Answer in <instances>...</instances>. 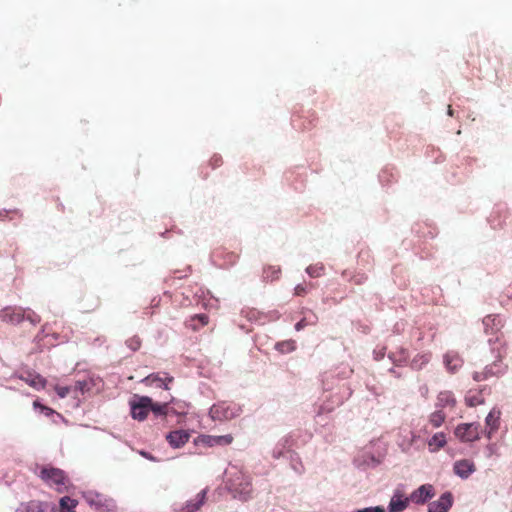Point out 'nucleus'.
Segmentation results:
<instances>
[{
	"label": "nucleus",
	"mask_w": 512,
	"mask_h": 512,
	"mask_svg": "<svg viewBox=\"0 0 512 512\" xmlns=\"http://www.w3.org/2000/svg\"><path fill=\"white\" fill-rule=\"evenodd\" d=\"M494 350L497 351L496 359L492 364L487 365L482 371H476L472 377L475 381L480 382L487 380L492 376H499L506 371L507 366L502 362L506 354V349L503 344H499Z\"/></svg>",
	"instance_id": "f03ea898"
},
{
	"label": "nucleus",
	"mask_w": 512,
	"mask_h": 512,
	"mask_svg": "<svg viewBox=\"0 0 512 512\" xmlns=\"http://www.w3.org/2000/svg\"><path fill=\"white\" fill-rule=\"evenodd\" d=\"M306 272L314 278L320 277L324 273L323 265H310L307 267Z\"/></svg>",
	"instance_id": "c756f323"
},
{
	"label": "nucleus",
	"mask_w": 512,
	"mask_h": 512,
	"mask_svg": "<svg viewBox=\"0 0 512 512\" xmlns=\"http://www.w3.org/2000/svg\"><path fill=\"white\" fill-rule=\"evenodd\" d=\"M456 403V400L454 398V395L450 391H443L440 392L437 396V407H454Z\"/></svg>",
	"instance_id": "4be33fe9"
},
{
	"label": "nucleus",
	"mask_w": 512,
	"mask_h": 512,
	"mask_svg": "<svg viewBox=\"0 0 512 512\" xmlns=\"http://www.w3.org/2000/svg\"><path fill=\"white\" fill-rule=\"evenodd\" d=\"M434 495H435L434 487L430 484H424V485H421L416 490H414L410 494L409 498H410V501L415 504H424V503H426L427 500L434 497Z\"/></svg>",
	"instance_id": "9d476101"
},
{
	"label": "nucleus",
	"mask_w": 512,
	"mask_h": 512,
	"mask_svg": "<svg viewBox=\"0 0 512 512\" xmlns=\"http://www.w3.org/2000/svg\"><path fill=\"white\" fill-rule=\"evenodd\" d=\"M3 217H4L3 212H0V220H3L4 219Z\"/></svg>",
	"instance_id": "79ce46f5"
},
{
	"label": "nucleus",
	"mask_w": 512,
	"mask_h": 512,
	"mask_svg": "<svg viewBox=\"0 0 512 512\" xmlns=\"http://www.w3.org/2000/svg\"><path fill=\"white\" fill-rule=\"evenodd\" d=\"M82 497L86 503L96 512H116L117 505L113 498L99 493L97 491L88 490L82 492Z\"/></svg>",
	"instance_id": "7ed1b4c3"
},
{
	"label": "nucleus",
	"mask_w": 512,
	"mask_h": 512,
	"mask_svg": "<svg viewBox=\"0 0 512 512\" xmlns=\"http://www.w3.org/2000/svg\"><path fill=\"white\" fill-rule=\"evenodd\" d=\"M276 348L282 353H289L296 349V344L293 340H287L277 343Z\"/></svg>",
	"instance_id": "c85d7f7f"
},
{
	"label": "nucleus",
	"mask_w": 512,
	"mask_h": 512,
	"mask_svg": "<svg viewBox=\"0 0 512 512\" xmlns=\"http://www.w3.org/2000/svg\"><path fill=\"white\" fill-rule=\"evenodd\" d=\"M60 512H75V507L78 502L68 496L62 497L60 499Z\"/></svg>",
	"instance_id": "cd10ccee"
},
{
	"label": "nucleus",
	"mask_w": 512,
	"mask_h": 512,
	"mask_svg": "<svg viewBox=\"0 0 512 512\" xmlns=\"http://www.w3.org/2000/svg\"><path fill=\"white\" fill-rule=\"evenodd\" d=\"M305 327V321L304 320H300L299 322L296 323L295 325V329L297 331H300L301 329H303Z\"/></svg>",
	"instance_id": "4c0bfd02"
},
{
	"label": "nucleus",
	"mask_w": 512,
	"mask_h": 512,
	"mask_svg": "<svg viewBox=\"0 0 512 512\" xmlns=\"http://www.w3.org/2000/svg\"><path fill=\"white\" fill-rule=\"evenodd\" d=\"M500 411L492 409L485 419L486 425L489 427L487 437L490 439L493 432L499 428Z\"/></svg>",
	"instance_id": "6ab92c4d"
},
{
	"label": "nucleus",
	"mask_w": 512,
	"mask_h": 512,
	"mask_svg": "<svg viewBox=\"0 0 512 512\" xmlns=\"http://www.w3.org/2000/svg\"><path fill=\"white\" fill-rule=\"evenodd\" d=\"M357 512H385V509L381 506H375V507H367L364 509H360Z\"/></svg>",
	"instance_id": "c9c22d12"
},
{
	"label": "nucleus",
	"mask_w": 512,
	"mask_h": 512,
	"mask_svg": "<svg viewBox=\"0 0 512 512\" xmlns=\"http://www.w3.org/2000/svg\"><path fill=\"white\" fill-rule=\"evenodd\" d=\"M207 490L203 489L196 495L195 499L188 501L181 509L182 512H197L201 509L206 501Z\"/></svg>",
	"instance_id": "a211bd4d"
},
{
	"label": "nucleus",
	"mask_w": 512,
	"mask_h": 512,
	"mask_svg": "<svg viewBox=\"0 0 512 512\" xmlns=\"http://www.w3.org/2000/svg\"><path fill=\"white\" fill-rule=\"evenodd\" d=\"M431 360L430 353H419L414 356L411 361V368L415 370H421L424 366H426Z\"/></svg>",
	"instance_id": "393cba45"
},
{
	"label": "nucleus",
	"mask_w": 512,
	"mask_h": 512,
	"mask_svg": "<svg viewBox=\"0 0 512 512\" xmlns=\"http://www.w3.org/2000/svg\"><path fill=\"white\" fill-rule=\"evenodd\" d=\"M174 380L173 377L165 376L164 378L161 377L158 373L150 374L148 375L143 382L148 386L155 385L159 388H164L165 390H169V384L172 383Z\"/></svg>",
	"instance_id": "f3484780"
},
{
	"label": "nucleus",
	"mask_w": 512,
	"mask_h": 512,
	"mask_svg": "<svg viewBox=\"0 0 512 512\" xmlns=\"http://www.w3.org/2000/svg\"><path fill=\"white\" fill-rule=\"evenodd\" d=\"M479 424L463 423L455 429V435L463 442H473L480 438Z\"/></svg>",
	"instance_id": "423d86ee"
},
{
	"label": "nucleus",
	"mask_w": 512,
	"mask_h": 512,
	"mask_svg": "<svg viewBox=\"0 0 512 512\" xmlns=\"http://www.w3.org/2000/svg\"><path fill=\"white\" fill-rule=\"evenodd\" d=\"M33 405H34V407H40L43 410L47 409L45 406L41 405L38 401H35Z\"/></svg>",
	"instance_id": "ea45409f"
},
{
	"label": "nucleus",
	"mask_w": 512,
	"mask_h": 512,
	"mask_svg": "<svg viewBox=\"0 0 512 512\" xmlns=\"http://www.w3.org/2000/svg\"><path fill=\"white\" fill-rule=\"evenodd\" d=\"M454 473L462 479H467L472 473L476 471V466L472 460L461 459L453 465Z\"/></svg>",
	"instance_id": "9b49d317"
},
{
	"label": "nucleus",
	"mask_w": 512,
	"mask_h": 512,
	"mask_svg": "<svg viewBox=\"0 0 512 512\" xmlns=\"http://www.w3.org/2000/svg\"><path fill=\"white\" fill-rule=\"evenodd\" d=\"M15 512H55V508L48 502L31 500L21 503Z\"/></svg>",
	"instance_id": "1a4fd4ad"
},
{
	"label": "nucleus",
	"mask_w": 512,
	"mask_h": 512,
	"mask_svg": "<svg viewBox=\"0 0 512 512\" xmlns=\"http://www.w3.org/2000/svg\"><path fill=\"white\" fill-rule=\"evenodd\" d=\"M167 405V403L155 404L152 402V407L150 411H153L157 415H165L167 411Z\"/></svg>",
	"instance_id": "473e14b6"
},
{
	"label": "nucleus",
	"mask_w": 512,
	"mask_h": 512,
	"mask_svg": "<svg viewBox=\"0 0 512 512\" xmlns=\"http://www.w3.org/2000/svg\"><path fill=\"white\" fill-rule=\"evenodd\" d=\"M39 477L59 493L67 491L69 479L63 470L53 466H43L40 469Z\"/></svg>",
	"instance_id": "f257e3e1"
},
{
	"label": "nucleus",
	"mask_w": 512,
	"mask_h": 512,
	"mask_svg": "<svg viewBox=\"0 0 512 512\" xmlns=\"http://www.w3.org/2000/svg\"><path fill=\"white\" fill-rule=\"evenodd\" d=\"M465 403L469 407H476L484 403L482 391L470 390L465 396Z\"/></svg>",
	"instance_id": "5701e85b"
},
{
	"label": "nucleus",
	"mask_w": 512,
	"mask_h": 512,
	"mask_svg": "<svg viewBox=\"0 0 512 512\" xmlns=\"http://www.w3.org/2000/svg\"><path fill=\"white\" fill-rule=\"evenodd\" d=\"M126 344L131 350L137 351L141 347V340L139 337L133 336L126 341Z\"/></svg>",
	"instance_id": "2f4dec72"
},
{
	"label": "nucleus",
	"mask_w": 512,
	"mask_h": 512,
	"mask_svg": "<svg viewBox=\"0 0 512 512\" xmlns=\"http://www.w3.org/2000/svg\"><path fill=\"white\" fill-rule=\"evenodd\" d=\"M445 419V413L442 410H437L430 414L429 423L433 428H438L445 422Z\"/></svg>",
	"instance_id": "bb28decb"
},
{
	"label": "nucleus",
	"mask_w": 512,
	"mask_h": 512,
	"mask_svg": "<svg viewBox=\"0 0 512 512\" xmlns=\"http://www.w3.org/2000/svg\"><path fill=\"white\" fill-rule=\"evenodd\" d=\"M211 161H213V165L218 166V165H220L221 158L220 157H213L211 159Z\"/></svg>",
	"instance_id": "58836bf2"
},
{
	"label": "nucleus",
	"mask_w": 512,
	"mask_h": 512,
	"mask_svg": "<svg viewBox=\"0 0 512 512\" xmlns=\"http://www.w3.org/2000/svg\"><path fill=\"white\" fill-rule=\"evenodd\" d=\"M409 502H411L410 498L405 497L403 493L397 490L389 502L388 510L389 512H402L408 507Z\"/></svg>",
	"instance_id": "4468645a"
},
{
	"label": "nucleus",
	"mask_w": 512,
	"mask_h": 512,
	"mask_svg": "<svg viewBox=\"0 0 512 512\" xmlns=\"http://www.w3.org/2000/svg\"><path fill=\"white\" fill-rule=\"evenodd\" d=\"M281 274V269L279 266L269 265L264 267L263 269V278L265 281H275L279 279Z\"/></svg>",
	"instance_id": "a878e982"
},
{
	"label": "nucleus",
	"mask_w": 512,
	"mask_h": 512,
	"mask_svg": "<svg viewBox=\"0 0 512 512\" xmlns=\"http://www.w3.org/2000/svg\"><path fill=\"white\" fill-rule=\"evenodd\" d=\"M26 319L29 320L33 324H37L40 322V317L36 315L34 312H29L25 315Z\"/></svg>",
	"instance_id": "f704fd0d"
},
{
	"label": "nucleus",
	"mask_w": 512,
	"mask_h": 512,
	"mask_svg": "<svg viewBox=\"0 0 512 512\" xmlns=\"http://www.w3.org/2000/svg\"><path fill=\"white\" fill-rule=\"evenodd\" d=\"M447 443L446 435L443 432L435 433L429 440H428V448L430 452H437L441 448H443Z\"/></svg>",
	"instance_id": "aec40b11"
},
{
	"label": "nucleus",
	"mask_w": 512,
	"mask_h": 512,
	"mask_svg": "<svg viewBox=\"0 0 512 512\" xmlns=\"http://www.w3.org/2000/svg\"><path fill=\"white\" fill-rule=\"evenodd\" d=\"M189 433L184 430H175L166 436V440L173 448H180L189 440Z\"/></svg>",
	"instance_id": "2eb2a0df"
},
{
	"label": "nucleus",
	"mask_w": 512,
	"mask_h": 512,
	"mask_svg": "<svg viewBox=\"0 0 512 512\" xmlns=\"http://www.w3.org/2000/svg\"><path fill=\"white\" fill-rule=\"evenodd\" d=\"M19 378L37 390L44 388L46 384V380L40 374L30 370L23 371Z\"/></svg>",
	"instance_id": "ddd939ff"
},
{
	"label": "nucleus",
	"mask_w": 512,
	"mask_h": 512,
	"mask_svg": "<svg viewBox=\"0 0 512 512\" xmlns=\"http://www.w3.org/2000/svg\"><path fill=\"white\" fill-rule=\"evenodd\" d=\"M232 487L234 488L235 491H240V492H245V493H249L250 492V482L249 481H246L245 485L241 489L237 488L235 486V484H232Z\"/></svg>",
	"instance_id": "e433bc0d"
},
{
	"label": "nucleus",
	"mask_w": 512,
	"mask_h": 512,
	"mask_svg": "<svg viewBox=\"0 0 512 512\" xmlns=\"http://www.w3.org/2000/svg\"><path fill=\"white\" fill-rule=\"evenodd\" d=\"M55 391L61 398H64L69 394L70 388L65 386H56Z\"/></svg>",
	"instance_id": "72a5a7b5"
},
{
	"label": "nucleus",
	"mask_w": 512,
	"mask_h": 512,
	"mask_svg": "<svg viewBox=\"0 0 512 512\" xmlns=\"http://www.w3.org/2000/svg\"><path fill=\"white\" fill-rule=\"evenodd\" d=\"M452 504V494L450 492H445L440 496L438 500L429 504L428 512H448Z\"/></svg>",
	"instance_id": "f8f14e48"
},
{
	"label": "nucleus",
	"mask_w": 512,
	"mask_h": 512,
	"mask_svg": "<svg viewBox=\"0 0 512 512\" xmlns=\"http://www.w3.org/2000/svg\"><path fill=\"white\" fill-rule=\"evenodd\" d=\"M233 436L231 434L221 435V436H213V435H200L196 439L197 444H202L204 446L213 447V446H226L230 445L233 442Z\"/></svg>",
	"instance_id": "6e6552de"
},
{
	"label": "nucleus",
	"mask_w": 512,
	"mask_h": 512,
	"mask_svg": "<svg viewBox=\"0 0 512 512\" xmlns=\"http://www.w3.org/2000/svg\"><path fill=\"white\" fill-rule=\"evenodd\" d=\"M131 416L135 420L143 421L147 418L151 407L152 399L147 396H135L130 401Z\"/></svg>",
	"instance_id": "39448f33"
},
{
	"label": "nucleus",
	"mask_w": 512,
	"mask_h": 512,
	"mask_svg": "<svg viewBox=\"0 0 512 512\" xmlns=\"http://www.w3.org/2000/svg\"><path fill=\"white\" fill-rule=\"evenodd\" d=\"M25 318V310L21 307L7 306L0 311L1 321L8 324H19Z\"/></svg>",
	"instance_id": "0eeeda50"
},
{
	"label": "nucleus",
	"mask_w": 512,
	"mask_h": 512,
	"mask_svg": "<svg viewBox=\"0 0 512 512\" xmlns=\"http://www.w3.org/2000/svg\"><path fill=\"white\" fill-rule=\"evenodd\" d=\"M208 323L209 317L206 314H196L186 322V326L193 331H197L201 327L206 326Z\"/></svg>",
	"instance_id": "412c9836"
},
{
	"label": "nucleus",
	"mask_w": 512,
	"mask_h": 512,
	"mask_svg": "<svg viewBox=\"0 0 512 512\" xmlns=\"http://www.w3.org/2000/svg\"><path fill=\"white\" fill-rule=\"evenodd\" d=\"M444 364L448 371L454 373L463 365V359L457 352L449 351L444 355Z\"/></svg>",
	"instance_id": "dca6fc26"
},
{
	"label": "nucleus",
	"mask_w": 512,
	"mask_h": 512,
	"mask_svg": "<svg viewBox=\"0 0 512 512\" xmlns=\"http://www.w3.org/2000/svg\"><path fill=\"white\" fill-rule=\"evenodd\" d=\"M242 412L241 407L228 401H219L210 408V416L213 420L228 421L238 417Z\"/></svg>",
	"instance_id": "20e7f679"
},
{
	"label": "nucleus",
	"mask_w": 512,
	"mask_h": 512,
	"mask_svg": "<svg viewBox=\"0 0 512 512\" xmlns=\"http://www.w3.org/2000/svg\"><path fill=\"white\" fill-rule=\"evenodd\" d=\"M312 288H313V285H312V284H309V285H307V284H298V285L295 287V289H294V291H295V295H297V296H304V295H306V294L308 293V291H309L310 289H312Z\"/></svg>",
	"instance_id": "7c9ffc66"
},
{
	"label": "nucleus",
	"mask_w": 512,
	"mask_h": 512,
	"mask_svg": "<svg viewBox=\"0 0 512 512\" xmlns=\"http://www.w3.org/2000/svg\"><path fill=\"white\" fill-rule=\"evenodd\" d=\"M454 112H453V109L451 107V105L448 106V115L449 116H453Z\"/></svg>",
	"instance_id": "a19ab883"
},
{
	"label": "nucleus",
	"mask_w": 512,
	"mask_h": 512,
	"mask_svg": "<svg viewBox=\"0 0 512 512\" xmlns=\"http://www.w3.org/2000/svg\"><path fill=\"white\" fill-rule=\"evenodd\" d=\"M483 324L485 326L486 333L489 332V329H491V332L495 330L496 332L500 330L502 327V320L498 315H488L483 319Z\"/></svg>",
	"instance_id": "b1692460"
}]
</instances>
